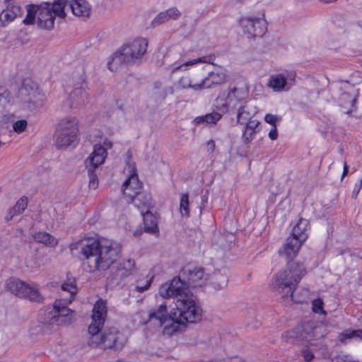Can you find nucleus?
<instances>
[{
	"label": "nucleus",
	"instance_id": "obj_1",
	"mask_svg": "<svg viewBox=\"0 0 362 362\" xmlns=\"http://www.w3.org/2000/svg\"><path fill=\"white\" fill-rule=\"evenodd\" d=\"M70 250L80 251L83 267L88 272L106 270L112 265L111 273L117 284L131 275L135 269V262L133 259L116 262L119 255V247L106 239L83 238L71 244Z\"/></svg>",
	"mask_w": 362,
	"mask_h": 362
},
{
	"label": "nucleus",
	"instance_id": "obj_2",
	"mask_svg": "<svg viewBox=\"0 0 362 362\" xmlns=\"http://www.w3.org/2000/svg\"><path fill=\"white\" fill-rule=\"evenodd\" d=\"M158 293L163 298H173L175 308H173V315L178 328L184 322L195 323L202 319V308L198 299L180 277L163 284Z\"/></svg>",
	"mask_w": 362,
	"mask_h": 362
},
{
	"label": "nucleus",
	"instance_id": "obj_3",
	"mask_svg": "<svg viewBox=\"0 0 362 362\" xmlns=\"http://www.w3.org/2000/svg\"><path fill=\"white\" fill-rule=\"evenodd\" d=\"M107 315L106 301L100 299L96 301L93 308L92 322L88 327V332L91 334L90 345L98 346L103 349H121L124 341L115 327H105L100 333Z\"/></svg>",
	"mask_w": 362,
	"mask_h": 362
},
{
	"label": "nucleus",
	"instance_id": "obj_4",
	"mask_svg": "<svg viewBox=\"0 0 362 362\" xmlns=\"http://www.w3.org/2000/svg\"><path fill=\"white\" fill-rule=\"evenodd\" d=\"M61 0L52 3L43 1L40 4H30L26 6L27 14L23 23L26 25L37 24L40 28L51 30L54 28L56 17L64 19L66 12L64 10Z\"/></svg>",
	"mask_w": 362,
	"mask_h": 362
},
{
	"label": "nucleus",
	"instance_id": "obj_5",
	"mask_svg": "<svg viewBox=\"0 0 362 362\" xmlns=\"http://www.w3.org/2000/svg\"><path fill=\"white\" fill-rule=\"evenodd\" d=\"M148 41L145 37H136L124 44L108 62V69L117 71L119 64L140 63L147 52Z\"/></svg>",
	"mask_w": 362,
	"mask_h": 362
},
{
	"label": "nucleus",
	"instance_id": "obj_6",
	"mask_svg": "<svg viewBox=\"0 0 362 362\" xmlns=\"http://www.w3.org/2000/svg\"><path fill=\"white\" fill-rule=\"evenodd\" d=\"M172 309L170 314H168L167 305L160 304L157 308L151 310L146 313L139 311L136 317L139 318L141 325H149L156 329L161 330L166 336H171L178 330V323L175 321L173 315Z\"/></svg>",
	"mask_w": 362,
	"mask_h": 362
},
{
	"label": "nucleus",
	"instance_id": "obj_7",
	"mask_svg": "<svg viewBox=\"0 0 362 362\" xmlns=\"http://www.w3.org/2000/svg\"><path fill=\"white\" fill-rule=\"evenodd\" d=\"M305 274V269L303 264L291 262L286 267L276 273L272 278L271 287L274 291L281 293L287 289L286 296L293 297L296 285Z\"/></svg>",
	"mask_w": 362,
	"mask_h": 362
},
{
	"label": "nucleus",
	"instance_id": "obj_8",
	"mask_svg": "<svg viewBox=\"0 0 362 362\" xmlns=\"http://www.w3.org/2000/svg\"><path fill=\"white\" fill-rule=\"evenodd\" d=\"M129 177L124 182L122 192L127 202H132L136 207L144 210L145 208L153 207L151 194L141 192V184L139 182L134 164H128Z\"/></svg>",
	"mask_w": 362,
	"mask_h": 362
},
{
	"label": "nucleus",
	"instance_id": "obj_9",
	"mask_svg": "<svg viewBox=\"0 0 362 362\" xmlns=\"http://www.w3.org/2000/svg\"><path fill=\"white\" fill-rule=\"evenodd\" d=\"M78 120L74 117L62 119L55 134V145L57 148L74 147L78 141Z\"/></svg>",
	"mask_w": 362,
	"mask_h": 362
},
{
	"label": "nucleus",
	"instance_id": "obj_10",
	"mask_svg": "<svg viewBox=\"0 0 362 362\" xmlns=\"http://www.w3.org/2000/svg\"><path fill=\"white\" fill-rule=\"evenodd\" d=\"M323 326L314 327L310 323L304 325L303 328L297 327L292 330L285 332L282 334V339L284 341L293 343L296 340L305 339L310 345H313V341L321 339L324 334L322 329Z\"/></svg>",
	"mask_w": 362,
	"mask_h": 362
},
{
	"label": "nucleus",
	"instance_id": "obj_11",
	"mask_svg": "<svg viewBox=\"0 0 362 362\" xmlns=\"http://www.w3.org/2000/svg\"><path fill=\"white\" fill-rule=\"evenodd\" d=\"M18 97L21 103L30 110L43 106L45 95L33 82L23 83L18 92Z\"/></svg>",
	"mask_w": 362,
	"mask_h": 362
},
{
	"label": "nucleus",
	"instance_id": "obj_12",
	"mask_svg": "<svg viewBox=\"0 0 362 362\" xmlns=\"http://www.w3.org/2000/svg\"><path fill=\"white\" fill-rule=\"evenodd\" d=\"M222 101L221 105L227 111H235V108L249 101V88L245 84H237L229 87L226 95L218 98Z\"/></svg>",
	"mask_w": 362,
	"mask_h": 362
},
{
	"label": "nucleus",
	"instance_id": "obj_13",
	"mask_svg": "<svg viewBox=\"0 0 362 362\" xmlns=\"http://www.w3.org/2000/svg\"><path fill=\"white\" fill-rule=\"evenodd\" d=\"M73 311L67 307L65 300H56L52 310L42 322L43 325H69L74 322Z\"/></svg>",
	"mask_w": 362,
	"mask_h": 362
},
{
	"label": "nucleus",
	"instance_id": "obj_14",
	"mask_svg": "<svg viewBox=\"0 0 362 362\" xmlns=\"http://www.w3.org/2000/svg\"><path fill=\"white\" fill-rule=\"evenodd\" d=\"M6 288L11 293L20 298H25L34 302H42L43 298L38 290L33 286L16 278H9L6 283Z\"/></svg>",
	"mask_w": 362,
	"mask_h": 362
},
{
	"label": "nucleus",
	"instance_id": "obj_15",
	"mask_svg": "<svg viewBox=\"0 0 362 362\" xmlns=\"http://www.w3.org/2000/svg\"><path fill=\"white\" fill-rule=\"evenodd\" d=\"M74 86V88L66 98L65 104L71 109H78L86 104L88 98L83 75L80 76L78 81Z\"/></svg>",
	"mask_w": 362,
	"mask_h": 362
},
{
	"label": "nucleus",
	"instance_id": "obj_16",
	"mask_svg": "<svg viewBox=\"0 0 362 362\" xmlns=\"http://www.w3.org/2000/svg\"><path fill=\"white\" fill-rule=\"evenodd\" d=\"M105 160V155L103 149L98 148L93 156H89L85 160V165L89 177V187L96 189L98 180L95 171Z\"/></svg>",
	"mask_w": 362,
	"mask_h": 362
},
{
	"label": "nucleus",
	"instance_id": "obj_17",
	"mask_svg": "<svg viewBox=\"0 0 362 362\" xmlns=\"http://www.w3.org/2000/svg\"><path fill=\"white\" fill-rule=\"evenodd\" d=\"M240 23L249 38L262 37L267 30L264 18L242 17Z\"/></svg>",
	"mask_w": 362,
	"mask_h": 362
},
{
	"label": "nucleus",
	"instance_id": "obj_18",
	"mask_svg": "<svg viewBox=\"0 0 362 362\" xmlns=\"http://www.w3.org/2000/svg\"><path fill=\"white\" fill-rule=\"evenodd\" d=\"M173 59V57L170 55H168L165 57L164 63H167V66L165 67V69H170L171 73H174L176 71L181 69L184 66L187 67L189 66L197 64L198 63L214 64L215 56H204L187 62H185L182 59H179L178 61L175 62V63L171 64Z\"/></svg>",
	"mask_w": 362,
	"mask_h": 362
},
{
	"label": "nucleus",
	"instance_id": "obj_19",
	"mask_svg": "<svg viewBox=\"0 0 362 362\" xmlns=\"http://www.w3.org/2000/svg\"><path fill=\"white\" fill-rule=\"evenodd\" d=\"M346 92L343 93L339 98V105L346 114H350L356 109V102L358 97V90L354 86L346 85Z\"/></svg>",
	"mask_w": 362,
	"mask_h": 362
},
{
	"label": "nucleus",
	"instance_id": "obj_20",
	"mask_svg": "<svg viewBox=\"0 0 362 362\" xmlns=\"http://www.w3.org/2000/svg\"><path fill=\"white\" fill-rule=\"evenodd\" d=\"M235 111H236L237 124H243L248 121L253 120V117L257 113L258 110L254 102L249 100L235 108Z\"/></svg>",
	"mask_w": 362,
	"mask_h": 362
},
{
	"label": "nucleus",
	"instance_id": "obj_21",
	"mask_svg": "<svg viewBox=\"0 0 362 362\" xmlns=\"http://www.w3.org/2000/svg\"><path fill=\"white\" fill-rule=\"evenodd\" d=\"M202 88H209L214 85H221L228 81L227 71L223 67L211 71L204 78H202Z\"/></svg>",
	"mask_w": 362,
	"mask_h": 362
},
{
	"label": "nucleus",
	"instance_id": "obj_22",
	"mask_svg": "<svg viewBox=\"0 0 362 362\" xmlns=\"http://www.w3.org/2000/svg\"><path fill=\"white\" fill-rule=\"evenodd\" d=\"M303 244V242L290 235L279 250V254L287 259H292L296 256Z\"/></svg>",
	"mask_w": 362,
	"mask_h": 362
},
{
	"label": "nucleus",
	"instance_id": "obj_23",
	"mask_svg": "<svg viewBox=\"0 0 362 362\" xmlns=\"http://www.w3.org/2000/svg\"><path fill=\"white\" fill-rule=\"evenodd\" d=\"M295 78H285L282 74L272 76L267 83V86L274 91L280 92L288 90L294 84Z\"/></svg>",
	"mask_w": 362,
	"mask_h": 362
},
{
	"label": "nucleus",
	"instance_id": "obj_24",
	"mask_svg": "<svg viewBox=\"0 0 362 362\" xmlns=\"http://www.w3.org/2000/svg\"><path fill=\"white\" fill-rule=\"evenodd\" d=\"M181 16V12L176 7H171L165 11L160 12L152 21L153 27L165 23L169 21H176Z\"/></svg>",
	"mask_w": 362,
	"mask_h": 362
},
{
	"label": "nucleus",
	"instance_id": "obj_25",
	"mask_svg": "<svg viewBox=\"0 0 362 362\" xmlns=\"http://www.w3.org/2000/svg\"><path fill=\"white\" fill-rule=\"evenodd\" d=\"M185 274H187V283L192 286H201L206 281L204 271L202 268L192 267L185 269Z\"/></svg>",
	"mask_w": 362,
	"mask_h": 362
},
{
	"label": "nucleus",
	"instance_id": "obj_26",
	"mask_svg": "<svg viewBox=\"0 0 362 362\" xmlns=\"http://www.w3.org/2000/svg\"><path fill=\"white\" fill-rule=\"evenodd\" d=\"M243 129L242 139L244 144L250 143L257 133L260 131V122L253 119L245 122Z\"/></svg>",
	"mask_w": 362,
	"mask_h": 362
},
{
	"label": "nucleus",
	"instance_id": "obj_27",
	"mask_svg": "<svg viewBox=\"0 0 362 362\" xmlns=\"http://www.w3.org/2000/svg\"><path fill=\"white\" fill-rule=\"evenodd\" d=\"M151 208H145L144 210L138 209L143 216L144 230L149 233H153L158 230L156 217L150 211Z\"/></svg>",
	"mask_w": 362,
	"mask_h": 362
},
{
	"label": "nucleus",
	"instance_id": "obj_28",
	"mask_svg": "<svg viewBox=\"0 0 362 362\" xmlns=\"http://www.w3.org/2000/svg\"><path fill=\"white\" fill-rule=\"evenodd\" d=\"M69 11L71 10L73 14L77 16H88L90 8L86 0H74L69 3Z\"/></svg>",
	"mask_w": 362,
	"mask_h": 362
},
{
	"label": "nucleus",
	"instance_id": "obj_29",
	"mask_svg": "<svg viewBox=\"0 0 362 362\" xmlns=\"http://www.w3.org/2000/svg\"><path fill=\"white\" fill-rule=\"evenodd\" d=\"M308 226V220L300 218L297 224L293 227L291 236L295 237L304 243L308 237L307 233Z\"/></svg>",
	"mask_w": 362,
	"mask_h": 362
},
{
	"label": "nucleus",
	"instance_id": "obj_30",
	"mask_svg": "<svg viewBox=\"0 0 362 362\" xmlns=\"http://www.w3.org/2000/svg\"><path fill=\"white\" fill-rule=\"evenodd\" d=\"M235 240L232 233H217L213 239V243L221 247L223 250H228L231 247Z\"/></svg>",
	"mask_w": 362,
	"mask_h": 362
},
{
	"label": "nucleus",
	"instance_id": "obj_31",
	"mask_svg": "<svg viewBox=\"0 0 362 362\" xmlns=\"http://www.w3.org/2000/svg\"><path fill=\"white\" fill-rule=\"evenodd\" d=\"M196 74L192 75H186L182 76L179 81L178 83L180 86L183 88H192L194 90H199L202 89V81L197 80L196 78Z\"/></svg>",
	"mask_w": 362,
	"mask_h": 362
},
{
	"label": "nucleus",
	"instance_id": "obj_32",
	"mask_svg": "<svg viewBox=\"0 0 362 362\" xmlns=\"http://www.w3.org/2000/svg\"><path fill=\"white\" fill-rule=\"evenodd\" d=\"M33 237L35 241L47 247H53L58 244V240L56 238L45 231L36 233Z\"/></svg>",
	"mask_w": 362,
	"mask_h": 362
},
{
	"label": "nucleus",
	"instance_id": "obj_33",
	"mask_svg": "<svg viewBox=\"0 0 362 362\" xmlns=\"http://www.w3.org/2000/svg\"><path fill=\"white\" fill-rule=\"evenodd\" d=\"M27 205V198H21L19 200L17 201L15 206L8 211L6 216H5V219L6 221H10L13 218L14 216L21 214L26 209Z\"/></svg>",
	"mask_w": 362,
	"mask_h": 362
},
{
	"label": "nucleus",
	"instance_id": "obj_34",
	"mask_svg": "<svg viewBox=\"0 0 362 362\" xmlns=\"http://www.w3.org/2000/svg\"><path fill=\"white\" fill-rule=\"evenodd\" d=\"M6 8L4 10L16 19L23 13L20 1L18 0H5Z\"/></svg>",
	"mask_w": 362,
	"mask_h": 362
},
{
	"label": "nucleus",
	"instance_id": "obj_35",
	"mask_svg": "<svg viewBox=\"0 0 362 362\" xmlns=\"http://www.w3.org/2000/svg\"><path fill=\"white\" fill-rule=\"evenodd\" d=\"M221 118V115L218 112H212L205 115L197 117L194 119L196 124H214Z\"/></svg>",
	"mask_w": 362,
	"mask_h": 362
},
{
	"label": "nucleus",
	"instance_id": "obj_36",
	"mask_svg": "<svg viewBox=\"0 0 362 362\" xmlns=\"http://www.w3.org/2000/svg\"><path fill=\"white\" fill-rule=\"evenodd\" d=\"M180 211L182 216H189V195L187 193L181 194L180 199Z\"/></svg>",
	"mask_w": 362,
	"mask_h": 362
},
{
	"label": "nucleus",
	"instance_id": "obj_37",
	"mask_svg": "<svg viewBox=\"0 0 362 362\" xmlns=\"http://www.w3.org/2000/svg\"><path fill=\"white\" fill-rule=\"evenodd\" d=\"M11 96L8 89L0 86V107H6L11 102Z\"/></svg>",
	"mask_w": 362,
	"mask_h": 362
},
{
	"label": "nucleus",
	"instance_id": "obj_38",
	"mask_svg": "<svg viewBox=\"0 0 362 362\" xmlns=\"http://www.w3.org/2000/svg\"><path fill=\"white\" fill-rule=\"evenodd\" d=\"M152 282V278L144 277L136 281V291L143 292L150 287Z\"/></svg>",
	"mask_w": 362,
	"mask_h": 362
},
{
	"label": "nucleus",
	"instance_id": "obj_39",
	"mask_svg": "<svg viewBox=\"0 0 362 362\" xmlns=\"http://www.w3.org/2000/svg\"><path fill=\"white\" fill-rule=\"evenodd\" d=\"M62 289L64 291H67L68 293H69L70 297L68 300V303H71L77 291V288L74 282L71 281L70 283H64L62 285Z\"/></svg>",
	"mask_w": 362,
	"mask_h": 362
},
{
	"label": "nucleus",
	"instance_id": "obj_40",
	"mask_svg": "<svg viewBox=\"0 0 362 362\" xmlns=\"http://www.w3.org/2000/svg\"><path fill=\"white\" fill-rule=\"evenodd\" d=\"M15 19L4 10L0 13V27L4 28Z\"/></svg>",
	"mask_w": 362,
	"mask_h": 362
},
{
	"label": "nucleus",
	"instance_id": "obj_41",
	"mask_svg": "<svg viewBox=\"0 0 362 362\" xmlns=\"http://www.w3.org/2000/svg\"><path fill=\"white\" fill-rule=\"evenodd\" d=\"M323 301L320 298H317L312 302V310L315 313L325 315L326 312L323 309Z\"/></svg>",
	"mask_w": 362,
	"mask_h": 362
},
{
	"label": "nucleus",
	"instance_id": "obj_42",
	"mask_svg": "<svg viewBox=\"0 0 362 362\" xmlns=\"http://www.w3.org/2000/svg\"><path fill=\"white\" fill-rule=\"evenodd\" d=\"M28 125V122L25 119L18 120L13 124V129L15 132L19 134L23 132Z\"/></svg>",
	"mask_w": 362,
	"mask_h": 362
},
{
	"label": "nucleus",
	"instance_id": "obj_43",
	"mask_svg": "<svg viewBox=\"0 0 362 362\" xmlns=\"http://www.w3.org/2000/svg\"><path fill=\"white\" fill-rule=\"evenodd\" d=\"M112 146V142L110 140H108V139H105L103 141V145H101V144H96V145L94 146L93 151L90 153V156H93V153H95V151L98 149V148H100L104 150L105 155V158H107V150L109 149V148H111Z\"/></svg>",
	"mask_w": 362,
	"mask_h": 362
},
{
	"label": "nucleus",
	"instance_id": "obj_44",
	"mask_svg": "<svg viewBox=\"0 0 362 362\" xmlns=\"http://www.w3.org/2000/svg\"><path fill=\"white\" fill-rule=\"evenodd\" d=\"M342 336L351 339V338H358L362 339V330L357 329V330H346L344 332L342 333Z\"/></svg>",
	"mask_w": 362,
	"mask_h": 362
},
{
	"label": "nucleus",
	"instance_id": "obj_45",
	"mask_svg": "<svg viewBox=\"0 0 362 362\" xmlns=\"http://www.w3.org/2000/svg\"><path fill=\"white\" fill-rule=\"evenodd\" d=\"M264 120L266 122L272 125V127H276V122L278 120V117L276 115L272 114H267L264 117Z\"/></svg>",
	"mask_w": 362,
	"mask_h": 362
},
{
	"label": "nucleus",
	"instance_id": "obj_46",
	"mask_svg": "<svg viewBox=\"0 0 362 362\" xmlns=\"http://www.w3.org/2000/svg\"><path fill=\"white\" fill-rule=\"evenodd\" d=\"M216 278L221 280V281L218 284V286L219 288H223L226 286L227 282H228V279L226 276L219 274V275L216 276Z\"/></svg>",
	"mask_w": 362,
	"mask_h": 362
},
{
	"label": "nucleus",
	"instance_id": "obj_47",
	"mask_svg": "<svg viewBox=\"0 0 362 362\" xmlns=\"http://www.w3.org/2000/svg\"><path fill=\"white\" fill-rule=\"evenodd\" d=\"M302 354L306 362H310L313 358V354L308 350H303Z\"/></svg>",
	"mask_w": 362,
	"mask_h": 362
},
{
	"label": "nucleus",
	"instance_id": "obj_48",
	"mask_svg": "<svg viewBox=\"0 0 362 362\" xmlns=\"http://www.w3.org/2000/svg\"><path fill=\"white\" fill-rule=\"evenodd\" d=\"M269 137L272 140H276L277 139L278 132H277L276 127H272V128L271 129V130L269 132Z\"/></svg>",
	"mask_w": 362,
	"mask_h": 362
},
{
	"label": "nucleus",
	"instance_id": "obj_49",
	"mask_svg": "<svg viewBox=\"0 0 362 362\" xmlns=\"http://www.w3.org/2000/svg\"><path fill=\"white\" fill-rule=\"evenodd\" d=\"M215 149V142L213 140H210L207 143V151L213 152Z\"/></svg>",
	"mask_w": 362,
	"mask_h": 362
},
{
	"label": "nucleus",
	"instance_id": "obj_50",
	"mask_svg": "<svg viewBox=\"0 0 362 362\" xmlns=\"http://www.w3.org/2000/svg\"><path fill=\"white\" fill-rule=\"evenodd\" d=\"M62 2L64 5H63V7H64V10L67 13V11H69V8L67 7L68 6V4L69 3L73 1L74 0H61Z\"/></svg>",
	"mask_w": 362,
	"mask_h": 362
},
{
	"label": "nucleus",
	"instance_id": "obj_51",
	"mask_svg": "<svg viewBox=\"0 0 362 362\" xmlns=\"http://www.w3.org/2000/svg\"><path fill=\"white\" fill-rule=\"evenodd\" d=\"M348 173V166L346 165V163H344V168H343V173L341 175V180L344 177L345 175Z\"/></svg>",
	"mask_w": 362,
	"mask_h": 362
},
{
	"label": "nucleus",
	"instance_id": "obj_52",
	"mask_svg": "<svg viewBox=\"0 0 362 362\" xmlns=\"http://www.w3.org/2000/svg\"><path fill=\"white\" fill-rule=\"evenodd\" d=\"M165 91H166V93L173 94L174 93L173 87H172V86L169 87L168 88L166 89Z\"/></svg>",
	"mask_w": 362,
	"mask_h": 362
},
{
	"label": "nucleus",
	"instance_id": "obj_53",
	"mask_svg": "<svg viewBox=\"0 0 362 362\" xmlns=\"http://www.w3.org/2000/svg\"><path fill=\"white\" fill-rule=\"evenodd\" d=\"M337 0H321V1L324 2V3H332V2H334L336 1Z\"/></svg>",
	"mask_w": 362,
	"mask_h": 362
},
{
	"label": "nucleus",
	"instance_id": "obj_54",
	"mask_svg": "<svg viewBox=\"0 0 362 362\" xmlns=\"http://www.w3.org/2000/svg\"><path fill=\"white\" fill-rule=\"evenodd\" d=\"M229 362H246L243 360H240V359H236V360H234V361H230Z\"/></svg>",
	"mask_w": 362,
	"mask_h": 362
},
{
	"label": "nucleus",
	"instance_id": "obj_55",
	"mask_svg": "<svg viewBox=\"0 0 362 362\" xmlns=\"http://www.w3.org/2000/svg\"><path fill=\"white\" fill-rule=\"evenodd\" d=\"M361 187H362V179H361V182H360V186H359V187H358V190L356 192V194L358 193V192H359V190H360V189Z\"/></svg>",
	"mask_w": 362,
	"mask_h": 362
},
{
	"label": "nucleus",
	"instance_id": "obj_56",
	"mask_svg": "<svg viewBox=\"0 0 362 362\" xmlns=\"http://www.w3.org/2000/svg\"><path fill=\"white\" fill-rule=\"evenodd\" d=\"M141 233V232L137 233L136 231L134 232V235L135 236L139 235Z\"/></svg>",
	"mask_w": 362,
	"mask_h": 362
},
{
	"label": "nucleus",
	"instance_id": "obj_57",
	"mask_svg": "<svg viewBox=\"0 0 362 362\" xmlns=\"http://www.w3.org/2000/svg\"><path fill=\"white\" fill-rule=\"evenodd\" d=\"M358 25L362 28V21L358 22Z\"/></svg>",
	"mask_w": 362,
	"mask_h": 362
},
{
	"label": "nucleus",
	"instance_id": "obj_58",
	"mask_svg": "<svg viewBox=\"0 0 362 362\" xmlns=\"http://www.w3.org/2000/svg\"><path fill=\"white\" fill-rule=\"evenodd\" d=\"M141 202L142 204H144V199H141Z\"/></svg>",
	"mask_w": 362,
	"mask_h": 362
},
{
	"label": "nucleus",
	"instance_id": "obj_59",
	"mask_svg": "<svg viewBox=\"0 0 362 362\" xmlns=\"http://www.w3.org/2000/svg\"><path fill=\"white\" fill-rule=\"evenodd\" d=\"M1 145V142L0 141V146Z\"/></svg>",
	"mask_w": 362,
	"mask_h": 362
}]
</instances>
